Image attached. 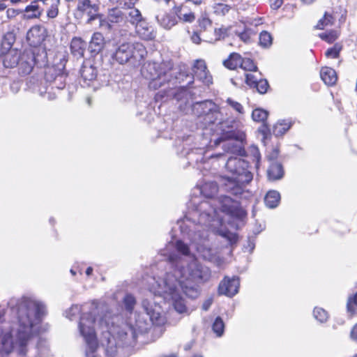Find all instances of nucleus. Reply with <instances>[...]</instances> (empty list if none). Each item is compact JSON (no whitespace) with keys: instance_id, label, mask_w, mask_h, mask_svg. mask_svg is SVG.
<instances>
[{"instance_id":"nucleus-51","label":"nucleus","mask_w":357,"mask_h":357,"mask_svg":"<svg viewBox=\"0 0 357 357\" xmlns=\"http://www.w3.org/2000/svg\"><path fill=\"white\" fill-rule=\"evenodd\" d=\"M220 235L225 238L231 245L236 244L238 242V236L236 233L231 232L230 231H222Z\"/></svg>"},{"instance_id":"nucleus-24","label":"nucleus","mask_w":357,"mask_h":357,"mask_svg":"<svg viewBox=\"0 0 357 357\" xmlns=\"http://www.w3.org/2000/svg\"><path fill=\"white\" fill-rule=\"evenodd\" d=\"M135 29L138 36L144 40H151L155 38V34L151 26H148L145 20L136 25Z\"/></svg>"},{"instance_id":"nucleus-32","label":"nucleus","mask_w":357,"mask_h":357,"mask_svg":"<svg viewBox=\"0 0 357 357\" xmlns=\"http://www.w3.org/2000/svg\"><path fill=\"white\" fill-rule=\"evenodd\" d=\"M125 15L118 8H114L109 10L107 19L112 24H117L123 22Z\"/></svg>"},{"instance_id":"nucleus-18","label":"nucleus","mask_w":357,"mask_h":357,"mask_svg":"<svg viewBox=\"0 0 357 357\" xmlns=\"http://www.w3.org/2000/svg\"><path fill=\"white\" fill-rule=\"evenodd\" d=\"M231 201L234 203V204L230 206L224 204L222 206V211L232 217L240 220L245 218L247 215L246 211L240 206L239 203L235 202L231 199Z\"/></svg>"},{"instance_id":"nucleus-44","label":"nucleus","mask_w":357,"mask_h":357,"mask_svg":"<svg viewBox=\"0 0 357 357\" xmlns=\"http://www.w3.org/2000/svg\"><path fill=\"white\" fill-rule=\"evenodd\" d=\"M17 66H19L20 74L29 75L32 72L35 64H31L28 61H20Z\"/></svg>"},{"instance_id":"nucleus-27","label":"nucleus","mask_w":357,"mask_h":357,"mask_svg":"<svg viewBox=\"0 0 357 357\" xmlns=\"http://www.w3.org/2000/svg\"><path fill=\"white\" fill-rule=\"evenodd\" d=\"M218 188V185L216 182H206L202 186L201 192L205 197L213 198L217 195Z\"/></svg>"},{"instance_id":"nucleus-23","label":"nucleus","mask_w":357,"mask_h":357,"mask_svg":"<svg viewBox=\"0 0 357 357\" xmlns=\"http://www.w3.org/2000/svg\"><path fill=\"white\" fill-rule=\"evenodd\" d=\"M105 45V40L103 35L100 32L94 33L89 43L91 52L98 54L104 49Z\"/></svg>"},{"instance_id":"nucleus-1","label":"nucleus","mask_w":357,"mask_h":357,"mask_svg":"<svg viewBox=\"0 0 357 357\" xmlns=\"http://www.w3.org/2000/svg\"><path fill=\"white\" fill-rule=\"evenodd\" d=\"M248 167V162L244 160L231 157L225 164L227 174L218 176V181L227 192L234 196L241 195L245 185L253 178Z\"/></svg>"},{"instance_id":"nucleus-48","label":"nucleus","mask_w":357,"mask_h":357,"mask_svg":"<svg viewBox=\"0 0 357 357\" xmlns=\"http://www.w3.org/2000/svg\"><path fill=\"white\" fill-rule=\"evenodd\" d=\"M231 7L222 3H218L214 6V13L217 15H225L230 10Z\"/></svg>"},{"instance_id":"nucleus-10","label":"nucleus","mask_w":357,"mask_h":357,"mask_svg":"<svg viewBox=\"0 0 357 357\" xmlns=\"http://www.w3.org/2000/svg\"><path fill=\"white\" fill-rule=\"evenodd\" d=\"M45 79L52 88L62 89L66 86V75L54 66L47 67L45 71Z\"/></svg>"},{"instance_id":"nucleus-12","label":"nucleus","mask_w":357,"mask_h":357,"mask_svg":"<svg viewBox=\"0 0 357 357\" xmlns=\"http://www.w3.org/2000/svg\"><path fill=\"white\" fill-rule=\"evenodd\" d=\"M181 8L175 6L173 10L167 12H160L157 16L158 22L164 28L169 29L178 22V15L181 13Z\"/></svg>"},{"instance_id":"nucleus-59","label":"nucleus","mask_w":357,"mask_h":357,"mask_svg":"<svg viewBox=\"0 0 357 357\" xmlns=\"http://www.w3.org/2000/svg\"><path fill=\"white\" fill-rule=\"evenodd\" d=\"M351 337L353 340L357 341V323L352 328L351 331Z\"/></svg>"},{"instance_id":"nucleus-36","label":"nucleus","mask_w":357,"mask_h":357,"mask_svg":"<svg viewBox=\"0 0 357 357\" xmlns=\"http://www.w3.org/2000/svg\"><path fill=\"white\" fill-rule=\"evenodd\" d=\"M81 75L84 80L91 81L96 78L97 73L92 66H83L81 70Z\"/></svg>"},{"instance_id":"nucleus-52","label":"nucleus","mask_w":357,"mask_h":357,"mask_svg":"<svg viewBox=\"0 0 357 357\" xmlns=\"http://www.w3.org/2000/svg\"><path fill=\"white\" fill-rule=\"evenodd\" d=\"M252 33L251 29L245 28L243 31L238 33L237 35L244 43H249L251 40Z\"/></svg>"},{"instance_id":"nucleus-46","label":"nucleus","mask_w":357,"mask_h":357,"mask_svg":"<svg viewBox=\"0 0 357 357\" xmlns=\"http://www.w3.org/2000/svg\"><path fill=\"white\" fill-rule=\"evenodd\" d=\"M175 248L176 250L185 256H188L190 253V250L188 244L185 243L181 240H178L176 241Z\"/></svg>"},{"instance_id":"nucleus-15","label":"nucleus","mask_w":357,"mask_h":357,"mask_svg":"<svg viewBox=\"0 0 357 357\" xmlns=\"http://www.w3.org/2000/svg\"><path fill=\"white\" fill-rule=\"evenodd\" d=\"M139 321H136L135 326H133L132 325H129L128 326V331H126L124 330H120L118 332V336L122 341H125L127 340V336L128 335V333H130L132 336V340L133 341H136L137 339V337L139 335L145 334L149 332V327L147 324H144V326H142L140 324Z\"/></svg>"},{"instance_id":"nucleus-41","label":"nucleus","mask_w":357,"mask_h":357,"mask_svg":"<svg viewBox=\"0 0 357 357\" xmlns=\"http://www.w3.org/2000/svg\"><path fill=\"white\" fill-rule=\"evenodd\" d=\"M357 307V291L349 296L347 302V310L351 315L356 312Z\"/></svg>"},{"instance_id":"nucleus-9","label":"nucleus","mask_w":357,"mask_h":357,"mask_svg":"<svg viewBox=\"0 0 357 357\" xmlns=\"http://www.w3.org/2000/svg\"><path fill=\"white\" fill-rule=\"evenodd\" d=\"M192 71L193 76L204 84L209 86L213 84V76L204 59H196L192 65Z\"/></svg>"},{"instance_id":"nucleus-26","label":"nucleus","mask_w":357,"mask_h":357,"mask_svg":"<svg viewBox=\"0 0 357 357\" xmlns=\"http://www.w3.org/2000/svg\"><path fill=\"white\" fill-rule=\"evenodd\" d=\"M341 35V31L337 29L326 30L318 34V37L328 44H334Z\"/></svg>"},{"instance_id":"nucleus-28","label":"nucleus","mask_w":357,"mask_h":357,"mask_svg":"<svg viewBox=\"0 0 357 357\" xmlns=\"http://www.w3.org/2000/svg\"><path fill=\"white\" fill-rule=\"evenodd\" d=\"M293 123L290 120L283 119L278 121L273 126V134L277 136H282L285 134L292 126Z\"/></svg>"},{"instance_id":"nucleus-35","label":"nucleus","mask_w":357,"mask_h":357,"mask_svg":"<svg viewBox=\"0 0 357 357\" xmlns=\"http://www.w3.org/2000/svg\"><path fill=\"white\" fill-rule=\"evenodd\" d=\"M259 43L264 48H268L273 44V37L267 31H262L259 33Z\"/></svg>"},{"instance_id":"nucleus-37","label":"nucleus","mask_w":357,"mask_h":357,"mask_svg":"<svg viewBox=\"0 0 357 357\" xmlns=\"http://www.w3.org/2000/svg\"><path fill=\"white\" fill-rule=\"evenodd\" d=\"M123 303L126 311L131 314L134 310L137 301L133 295L131 294H126L123 297Z\"/></svg>"},{"instance_id":"nucleus-47","label":"nucleus","mask_w":357,"mask_h":357,"mask_svg":"<svg viewBox=\"0 0 357 357\" xmlns=\"http://www.w3.org/2000/svg\"><path fill=\"white\" fill-rule=\"evenodd\" d=\"M174 307L178 313H184L187 312V307L185 303V301L181 297H178L174 300L173 303Z\"/></svg>"},{"instance_id":"nucleus-40","label":"nucleus","mask_w":357,"mask_h":357,"mask_svg":"<svg viewBox=\"0 0 357 357\" xmlns=\"http://www.w3.org/2000/svg\"><path fill=\"white\" fill-rule=\"evenodd\" d=\"M52 1L50 7L47 10V17L49 19L56 18L59 13L60 0H52Z\"/></svg>"},{"instance_id":"nucleus-60","label":"nucleus","mask_w":357,"mask_h":357,"mask_svg":"<svg viewBox=\"0 0 357 357\" xmlns=\"http://www.w3.org/2000/svg\"><path fill=\"white\" fill-rule=\"evenodd\" d=\"M255 157L257 159V163H259V160H260L259 151L258 149H255Z\"/></svg>"},{"instance_id":"nucleus-56","label":"nucleus","mask_w":357,"mask_h":357,"mask_svg":"<svg viewBox=\"0 0 357 357\" xmlns=\"http://www.w3.org/2000/svg\"><path fill=\"white\" fill-rule=\"evenodd\" d=\"M284 0H269L270 6L273 10H278L283 4Z\"/></svg>"},{"instance_id":"nucleus-62","label":"nucleus","mask_w":357,"mask_h":357,"mask_svg":"<svg viewBox=\"0 0 357 357\" xmlns=\"http://www.w3.org/2000/svg\"><path fill=\"white\" fill-rule=\"evenodd\" d=\"M186 1L191 2L195 5H200L202 3V0H185Z\"/></svg>"},{"instance_id":"nucleus-49","label":"nucleus","mask_w":357,"mask_h":357,"mask_svg":"<svg viewBox=\"0 0 357 357\" xmlns=\"http://www.w3.org/2000/svg\"><path fill=\"white\" fill-rule=\"evenodd\" d=\"M226 103L234 110H235L238 114H243L244 113V109L243 105L240 102L233 100L232 98H228L226 100Z\"/></svg>"},{"instance_id":"nucleus-31","label":"nucleus","mask_w":357,"mask_h":357,"mask_svg":"<svg viewBox=\"0 0 357 357\" xmlns=\"http://www.w3.org/2000/svg\"><path fill=\"white\" fill-rule=\"evenodd\" d=\"M240 68L245 72L256 73L258 67L256 62L251 58L241 56Z\"/></svg>"},{"instance_id":"nucleus-8","label":"nucleus","mask_w":357,"mask_h":357,"mask_svg":"<svg viewBox=\"0 0 357 357\" xmlns=\"http://www.w3.org/2000/svg\"><path fill=\"white\" fill-rule=\"evenodd\" d=\"M47 36V29L40 24L32 26L26 32V40L31 47H38Z\"/></svg>"},{"instance_id":"nucleus-11","label":"nucleus","mask_w":357,"mask_h":357,"mask_svg":"<svg viewBox=\"0 0 357 357\" xmlns=\"http://www.w3.org/2000/svg\"><path fill=\"white\" fill-rule=\"evenodd\" d=\"M239 286L238 278L233 277L230 278L225 276L219 284L218 294L232 297L238 293Z\"/></svg>"},{"instance_id":"nucleus-33","label":"nucleus","mask_w":357,"mask_h":357,"mask_svg":"<svg viewBox=\"0 0 357 357\" xmlns=\"http://www.w3.org/2000/svg\"><path fill=\"white\" fill-rule=\"evenodd\" d=\"M313 316L320 323H326L330 317L328 312L320 307H315L314 308Z\"/></svg>"},{"instance_id":"nucleus-5","label":"nucleus","mask_w":357,"mask_h":357,"mask_svg":"<svg viewBox=\"0 0 357 357\" xmlns=\"http://www.w3.org/2000/svg\"><path fill=\"white\" fill-rule=\"evenodd\" d=\"M94 319H80L79 328L82 335L84 337L87 349L86 351V357H96L95 353L98 348V342L94 328Z\"/></svg>"},{"instance_id":"nucleus-4","label":"nucleus","mask_w":357,"mask_h":357,"mask_svg":"<svg viewBox=\"0 0 357 357\" xmlns=\"http://www.w3.org/2000/svg\"><path fill=\"white\" fill-rule=\"evenodd\" d=\"M146 54V50L142 43L124 42L116 48L113 59L120 64H124L131 60L139 61L144 59Z\"/></svg>"},{"instance_id":"nucleus-38","label":"nucleus","mask_w":357,"mask_h":357,"mask_svg":"<svg viewBox=\"0 0 357 357\" xmlns=\"http://www.w3.org/2000/svg\"><path fill=\"white\" fill-rule=\"evenodd\" d=\"M20 61H28L31 64L36 63V59L35 56L34 50L32 49H25L21 54H20Z\"/></svg>"},{"instance_id":"nucleus-7","label":"nucleus","mask_w":357,"mask_h":357,"mask_svg":"<svg viewBox=\"0 0 357 357\" xmlns=\"http://www.w3.org/2000/svg\"><path fill=\"white\" fill-rule=\"evenodd\" d=\"M195 110L197 116L202 118L203 122L206 125L215 123L220 114V107L210 100L197 102Z\"/></svg>"},{"instance_id":"nucleus-25","label":"nucleus","mask_w":357,"mask_h":357,"mask_svg":"<svg viewBox=\"0 0 357 357\" xmlns=\"http://www.w3.org/2000/svg\"><path fill=\"white\" fill-rule=\"evenodd\" d=\"M241 55L238 52H231L228 57L222 61L224 67L230 70H235L240 67Z\"/></svg>"},{"instance_id":"nucleus-21","label":"nucleus","mask_w":357,"mask_h":357,"mask_svg":"<svg viewBox=\"0 0 357 357\" xmlns=\"http://www.w3.org/2000/svg\"><path fill=\"white\" fill-rule=\"evenodd\" d=\"M284 174L283 166L280 162H272L267 170V177L269 181H274L281 179Z\"/></svg>"},{"instance_id":"nucleus-64","label":"nucleus","mask_w":357,"mask_h":357,"mask_svg":"<svg viewBox=\"0 0 357 357\" xmlns=\"http://www.w3.org/2000/svg\"><path fill=\"white\" fill-rule=\"evenodd\" d=\"M161 357H178V356L175 354H171L168 355H163Z\"/></svg>"},{"instance_id":"nucleus-16","label":"nucleus","mask_w":357,"mask_h":357,"mask_svg":"<svg viewBox=\"0 0 357 357\" xmlns=\"http://www.w3.org/2000/svg\"><path fill=\"white\" fill-rule=\"evenodd\" d=\"M87 48V42L79 36H75L70 43V51L76 59H82L84 56Z\"/></svg>"},{"instance_id":"nucleus-43","label":"nucleus","mask_w":357,"mask_h":357,"mask_svg":"<svg viewBox=\"0 0 357 357\" xmlns=\"http://www.w3.org/2000/svg\"><path fill=\"white\" fill-rule=\"evenodd\" d=\"M237 139V135L236 131L231 128L228 130H222L220 134V136L218 138V142H223L229 139Z\"/></svg>"},{"instance_id":"nucleus-30","label":"nucleus","mask_w":357,"mask_h":357,"mask_svg":"<svg viewBox=\"0 0 357 357\" xmlns=\"http://www.w3.org/2000/svg\"><path fill=\"white\" fill-rule=\"evenodd\" d=\"M343 50V45L341 43H335L325 52V56L329 59H336L340 56Z\"/></svg>"},{"instance_id":"nucleus-3","label":"nucleus","mask_w":357,"mask_h":357,"mask_svg":"<svg viewBox=\"0 0 357 357\" xmlns=\"http://www.w3.org/2000/svg\"><path fill=\"white\" fill-rule=\"evenodd\" d=\"M171 68L165 62L149 63L142 70L143 76L149 79L148 88L151 91H156L165 87L164 90L155 93L154 100L155 102L162 101L167 96L169 82L172 75Z\"/></svg>"},{"instance_id":"nucleus-63","label":"nucleus","mask_w":357,"mask_h":357,"mask_svg":"<svg viewBox=\"0 0 357 357\" xmlns=\"http://www.w3.org/2000/svg\"><path fill=\"white\" fill-rule=\"evenodd\" d=\"M7 8L6 4L2 0L0 1V11L4 10Z\"/></svg>"},{"instance_id":"nucleus-34","label":"nucleus","mask_w":357,"mask_h":357,"mask_svg":"<svg viewBox=\"0 0 357 357\" xmlns=\"http://www.w3.org/2000/svg\"><path fill=\"white\" fill-rule=\"evenodd\" d=\"M225 322L220 317H217L212 324V330L215 335L221 337L225 331Z\"/></svg>"},{"instance_id":"nucleus-45","label":"nucleus","mask_w":357,"mask_h":357,"mask_svg":"<svg viewBox=\"0 0 357 357\" xmlns=\"http://www.w3.org/2000/svg\"><path fill=\"white\" fill-rule=\"evenodd\" d=\"M15 41V35L12 31H8L3 36L2 45L6 46L9 50H12L11 47Z\"/></svg>"},{"instance_id":"nucleus-61","label":"nucleus","mask_w":357,"mask_h":357,"mask_svg":"<svg viewBox=\"0 0 357 357\" xmlns=\"http://www.w3.org/2000/svg\"><path fill=\"white\" fill-rule=\"evenodd\" d=\"M93 268H92L91 266H89V267L86 268V272H85V273H86V275L87 276H90V275H92V273H93Z\"/></svg>"},{"instance_id":"nucleus-50","label":"nucleus","mask_w":357,"mask_h":357,"mask_svg":"<svg viewBox=\"0 0 357 357\" xmlns=\"http://www.w3.org/2000/svg\"><path fill=\"white\" fill-rule=\"evenodd\" d=\"M197 31L199 32L205 31L208 26H211L212 24V22L207 17H202L197 21Z\"/></svg>"},{"instance_id":"nucleus-29","label":"nucleus","mask_w":357,"mask_h":357,"mask_svg":"<svg viewBox=\"0 0 357 357\" xmlns=\"http://www.w3.org/2000/svg\"><path fill=\"white\" fill-rule=\"evenodd\" d=\"M280 201V195L276 190H269L265 197L264 202L266 206L270 208H275Z\"/></svg>"},{"instance_id":"nucleus-2","label":"nucleus","mask_w":357,"mask_h":357,"mask_svg":"<svg viewBox=\"0 0 357 357\" xmlns=\"http://www.w3.org/2000/svg\"><path fill=\"white\" fill-rule=\"evenodd\" d=\"M45 314V307L43 304L26 300L18 308V321L20 328L17 331V342L22 353L25 352V347L32 338V328L34 319L40 320Z\"/></svg>"},{"instance_id":"nucleus-55","label":"nucleus","mask_w":357,"mask_h":357,"mask_svg":"<svg viewBox=\"0 0 357 357\" xmlns=\"http://www.w3.org/2000/svg\"><path fill=\"white\" fill-rule=\"evenodd\" d=\"M178 18L182 19L184 22H192L195 20V15L193 13L190 12L188 13H185V14L183 15V17H180L178 15Z\"/></svg>"},{"instance_id":"nucleus-58","label":"nucleus","mask_w":357,"mask_h":357,"mask_svg":"<svg viewBox=\"0 0 357 357\" xmlns=\"http://www.w3.org/2000/svg\"><path fill=\"white\" fill-rule=\"evenodd\" d=\"M19 14L17 10L14 8H8L6 10V15L8 19H12L15 17Z\"/></svg>"},{"instance_id":"nucleus-17","label":"nucleus","mask_w":357,"mask_h":357,"mask_svg":"<svg viewBox=\"0 0 357 357\" xmlns=\"http://www.w3.org/2000/svg\"><path fill=\"white\" fill-rule=\"evenodd\" d=\"M268 116V112L261 108H256L253 109L252 112V120L255 122L261 123L259 130L264 135H266L271 132V129L267 123Z\"/></svg>"},{"instance_id":"nucleus-54","label":"nucleus","mask_w":357,"mask_h":357,"mask_svg":"<svg viewBox=\"0 0 357 357\" xmlns=\"http://www.w3.org/2000/svg\"><path fill=\"white\" fill-rule=\"evenodd\" d=\"M150 318L153 324L155 325L161 326L163 325L165 323L164 318L159 313H158L155 316L153 313V314L151 315Z\"/></svg>"},{"instance_id":"nucleus-53","label":"nucleus","mask_w":357,"mask_h":357,"mask_svg":"<svg viewBox=\"0 0 357 357\" xmlns=\"http://www.w3.org/2000/svg\"><path fill=\"white\" fill-rule=\"evenodd\" d=\"M215 40H220L227 36V29L225 27L217 28L214 29Z\"/></svg>"},{"instance_id":"nucleus-22","label":"nucleus","mask_w":357,"mask_h":357,"mask_svg":"<svg viewBox=\"0 0 357 357\" xmlns=\"http://www.w3.org/2000/svg\"><path fill=\"white\" fill-rule=\"evenodd\" d=\"M39 0H34L25 7V17L28 20L38 19L43 14V9L39 6Z\"/></svg>"},{"instance_id":"nucleus-13","label":"nucleus","mask_w":357,"mask_h":357,"mask_svg":"<svg viewBox=\"0 0 357 357\" xmlns=\"http://www.w3.org/2000/svg\"><path fill=\"white\" fill-rule=\"evenodd\" d=\"M76 10L82 15L86 13L89 16L88 22L96 20L99 17V5L92 3L90 0H76Z\"/></svg>"},{"instance_id":"nucleus-6","label":"nucleus","mask_w":357,"mask_h":357,"mask_svg":"<svg viewBox=\"0 0 357 357\" xmlns=\"http://www.w3.org/2000/svg\"><path fill=\"white\" fill-rule=\"evenodd\" d=\"M347 17V11L345 8L338 6L331 11H325L323 16L317 21L314 26V30H325L328 26L335 24L336 20H338L339 29L343 25Z\"/></svg>"},{"instance_id":"nucleus-19","label":"nucleus","mask_w":357,"mask_h":357,"mask_svg":"<svg viewBox=\"0 0 357 357\" xmlns=\"http://www.w3.org/2000/svg\"><path fill=\"white\" fill-rule=\"evenodd\" d=\"M320 77L323 82L328 86H334L337 82L336 71L328 66H324L320 70Z\"/></svg>"},{"instance_id":"nucleus-14","label":"nucleus","mask_w":357,"mask_h":357,"mask_svg":"<svg viewBox=\"0 0 357 357\" xmlns=\"http://www.w3.org/2000/svg\"><path fill=\"white\" fill-rule=\"evenodd\" d=\"M245 82L252 89H255L260 94H265L269 89V84L266 79L257 77L251 72L245 75Z\"/></svg>"},{"instance_id":"nucleus-20","label":"nucleus","mask_w":357,"mask_h":357,"mask_svg":"<svg viewBox=\"0 0 357 357\" xmlns=\"http://www.w3.org/2000/svg\"><path fill=\"white\" fill-rule=\"evenodd\" d=\"M3 64L5 68H12L17 66L20 59V53L17 50H9L3 55Z\"/></svg>"},{"instance_id":"nucleus-39","label":"nucleus","mask_w":357,"mask_h":357,"mask_svg":"<svg viewBox=\"0 0 357 357\" xmlns=\"http://www.w3.org/2000/svg\"><path fill=\"white\" fill-rule=\"evenodd\" d=\"M128 16L130 23L135 26L145 20L140 11L137 8H132L128 13Z\"/></svg>"},{"instance_id":"nucleus-57","label":"nucleus","mask_w":357,"mask_h":357,"mask_svg":"<svg viewBox=\"0 0 357 357\" xmlns=\"http://www.w3.org/2000/svg\"><path fill=\"white\" fill-rule=\"evenodd\" d=\"M200 33L199 31H195L191 35V40L195 44H200L202 39L200 38Z\"/></svg>"},{"instance_id":"nucleus-42","label":"nucleus","mask_w":357,"mask_h":357,"mask_svg":"<svg viewBox=\"0 0 357 357\" xmlns=\"http://www.w3.org/2000/svg\"><path fill=\"white\" fill-rule=\"evenodd\" d=\"M280 155V147L276 145L275 146H272L269 148L267 151L266 158L270 162V164L272 162H278L277 160Z\"/></svg>"}]
</instances>
